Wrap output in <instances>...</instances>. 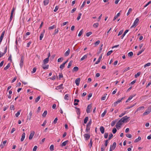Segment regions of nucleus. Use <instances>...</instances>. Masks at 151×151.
<instances>
[{
  "label": "nucleus",
  "instance_id": "nucleus-1",
  "mask_svg": "<svg viewBox=\"0 0 151 151\" xmlns=\"http://www.w3.org/2000/svg\"><path fill=\"white\" fill-rule=\"evenodd\" d=\"M139 21V19L138 18H136L135 20L132 25L131 26V28H132L136 27L138 24V23Z\"/></svg>",
  "mask_w": 151,
  "mask_h": 151
},
{
  "label": "nucleus",
  "instance_id": "nucleus-2",
  "mask_svg": "<svg viewBox=\"0 0 151 151\" xmlns=\"http://www.w3.org/2000/svg\"><path fill=\"white\" fill-rule=\"evenodd\" d=\"M122 122L120 119L116 124V127L117 129H119L121 125L122 124Z\"/></svg>",
  "mask_w": 151,
  "mask_h": 151
},
{
  "label": "nucleus",
  "instance_id": "nucleus-3",
  "mask_svg": "<svg viewBox=\"0 0 151 151\" xmlns=\"http://www.w3.org/2000/svg\"><path fill=\"white\" fill-rule=\"evenodd\" d=\"M151 111V106L149 107L147 109L143 114V115H145L148 114Z\"/></svg>",
  "mask_w": 151,
  "mask_h": 151
},
{
  "label": "nucleus",
  "instance_id": "nucleus-4",
  "mask_svg": "<svg viewBox=\"0 0 151 151\" xmlns=\"http://www.w3.org/2000/svg\"><path fill=\"white\" fill-rule=\"evenodd\" d=\"M129 118V117H127V116H125L122 118H121L120 120H121V121L122 122H127V120Z\"/></svg>",
  "mask_w": 151,
  "mask_h": 151
},
{
  "label": "nucleus",
  "instance_id": "nucleus-5",
  "mask_svg": "<svg viewBox=\"0 0 151 151\" xmlns=\"http://www.w3.org/2000/svg\"><path fill=\"white\" fill-rule=\"evenodd\" d=\"M15 9L14 8H13L12 9V11L11 12V14L10 18V22L12 20L13 17V15L14 11H15Z\"/></svg>",
  "mask_w": 151,
  "mask_h": 151
},
{
  "label": "nucleus",
  "instance_id": "nucleus-6",
  "mask_svg": "<svg viewBox=\"0 0 151 151\" xmlns=\"http://www.w3.org/2000/svg\"><path fill=\"white\" fill-rule=\"evenodd\" d=\"M116 146V143L115 142H114L112 145H111L110 150H114L115 149Z\"/></svg>",
  "mask_w": 151,
  "mask_h": 151
},
{
  "label": "nucleus",
  "instance_id": "nucleus-7",
  "mask_svg": "<svg viewBox=\"0 0 151 151\" xmlns=\"http://www.w3.org/2000/svg\"><path fill=\"white\" fill-rule=\"evenodd\" d=\"M35 134V132L34 131H32L30 133L29 137V139L30 140H31L32 139L33 137Z\"/></svg>",
  "mask_w": 151,
  "mask_h": 151
},
{
  "label": "nucleus",
  "instance_id": "nucleus-8",
  "mask_svg": "<svg viewBox=\"0 0 151 151\" xmlns=\"http://www.w3.org/2000/svg\"><path fill=\"white\" fill-rule=\"evenodd\" d=\"M83 136L85 139L86 140H87L89 139L90 136V135L88 134H84Z\"/></svg>",
  "mask_w": 151,
  "mask_h": 151
},
{
  "label": "nucleus",
  "instance_id": "nucleus-9",
  "mask_svg": "<svg viewBox=\"0 0 151 151\" xmlns=\"http://www.w3.org/2000/svg\"><path fill=\"white\" fill-rule=\"evenodd\" d=\"M81 81L80 78H77L75 80V83L77 86H78Z\"/></svg>",
  "mask_w": 151,
  "mask_h": 151
},
{
  "label": "nucleus",
  "instance_id": "nucleus-10",
  "mask_svg": "<svg viewBox=\"0 0 151 151\" xmlns=\"http://www.w3.org/2000/svg\"><path fill=\"white\" fill-rule=\"evenodd\" d=\"M7 47H6L4 50V52H0V58H1V57L3 56L6 52H7Z\"/></svg>",
  "mask_w": 151,
  "mask_h": 151
},
{
  "label": "nucleus",
  "instance_id": "nucleus-11",
  "mask_svg": "<svg viewBox=\"0 0 151 151\" xmlns=\"http://www.w3.org/2000/svg\"><path fill=\"white\" fill-rule=\"evenodd\" d=\"M42 67L43 69H47L48 68L49 65H46L45 64H42Z\"/></svg>",
  "mask_w": 151,
  "mask_h": 151
},
{
  "label": "nucleus",
  "instance_id": "nucleus-12",
  "mask_svg": "<svg viewBox=\"0 0 151 151\" xmlns=\"http://www.w3.org/2000/svg\"><path fill=\"white\" fill-rule=\"evenodd\" d=\"M120 102H121L120 101V100L119 99L118 100H117L114 103V104L112 106H113L115 107L117 105V104L120 103Z\"/></svg>",
  "mask_w": 151,
  "mask_h": 151
},
{
  "label": "nucleus",
  "instance_id": "nucleus-13",
  "mask_svg": "<svg viewBox=\"0 0 151 151\" xmlns=\"http://www.w3.org/2000/svg\"><path fill=\"white\" fill-rule=\"evenodd\" d=\"M91 108V104L89 105L87 107L86 111L87 113H89L90 112V110Z\"/></svg>",
  "mask_w": 151,
  "mask_h": 151
},
{
  "label": "nucleus",
  "instance_id": "nucleus-14",
  "mask_svg": "<svg viewBox=\"0 0 151 151\" xmlns=\"http://www.w3.org/2000/svg\"><path fill=\"white\" fill-rule=\"evenodd\" d=\"M63 84H60V85L57 86L56 87V90H60V89H63Z\"/></svg>",
  "mask_w": 151,
  "mask_h": 151
},
{
  "label": "nucleus",
  "instance_id": "nucleus-15",
  "mask_svg": "<svg viewBox=\"0 0 151 151\" xmlns=\"http://www.w3.org/2000/svg\"><path fill=\"white\" fill-rule=\"evenodd\" d=\"M49 60V58H47L45 59L43 61V64H46L48 63V61Z\"/></svg>",
  "mask_w": 151,
  "mask_h": 151
},
{
  "label": "nucleus",
  "instance_id": "nucleus-16",
  "mask_svg": "<svg viewBox=\"0 0 151 151\" xmlns=\"http://www.w3.org/2000/svg\"><path fill=\"white\" fill-rule=\"evenodd\" d=\"M100 130L102 134H104V128L103 126H101L100 128Z\"/></svg>",
  "mask_w": 151,
  "mask_h": 151
},
{
  "label": "nucleus",
  "instance_id": "nucleus-17",
  "mask_svg": "<svg viewBox=\"0 0 151 151\" xmlns=\"http://www.w3.org/2000/svg\"><path fill=\"white\" fill-rule=\"evenodd\" d=\"M45 32V30H43V32H42L41 34L40 35V40H42V38H43Z\"/></svg>",
  "mask_w": 151,
  "mask_h": 151
},
{
  "label": "nucleus",
  "instance_id": "nucleus-18",
  "mask_svg": "<svg viewBox=\"0 0 151 151\" xmlns=\"http://www.w3.org/2000/svg\"><path fill=\"white\" fill-rule=\"evenodd\" d=\"M25 133L24 132L23 133V134H22V137L21 139V140H20L22 142L23 141V140H24V139L25 138Z\"/></svg>",
  "mask_w": 151,
  "mask_h": 151
},
{
  "label": "nucleus",
  "instance_id": "nucleus-19",
  "mask_svg": "<svg viewBox=\"0 0 151 151\" xmlns=\"http://www.w3.org/2000/svg\"><path fill=\"white\" fill-rule=\"evenodd\" d=\"M79 100L78 99H75L74 100V105L75 106H76L78 105V102H79Z\"/></svg>",
  "mask_w": 151,
  "mask_h": 151
},
{
  "label": "nucleus",
  "instance_id": "nucleus-20",
  "mask_svg": "<svg viewBox=\"0 0 151 151\" xmlns=\"http://www.w3.org/2000/svg\"><path fill=\"white\" fill-rule=\"evenodd\" d=\"M49 2V0H44L43 3L44 5H47Z\"/></svg>",
  "mask_w": 151,
  "mask_h": 151
},
{
  "label": "nucleus",
  "instance_id": "nucleus-21",
  "mask_svg": "<svg viewBox=\"0 0 151 151\" xmlns=\"http://www.w3.org/2000/svg\"><path fill=\"white\" fill-rule=\"evenodd\" d=\"M129 31V30L128 29L126 30L124 32L123 34L121 36V39H122L125 36L126 34Z\"/></svg>",
  "mask_w": 151,
  "mask_h": 151
},
{
  "label": "nucleus",
  "instance_id": "nucleus-22",
  "mask_svg": "<svg viewBox=\"0 0 151 151\" xmlns=\"http://www.w3.org/2000/svg\"><path fill=\"white\" fill-rule=\"evenodd\" d=\"M88 54H87L84 55L82 58H81V61H82L83 60H84L85 59H86L88 57Z\"/></svg>",
  "mask_w": 151,
  "mask_h": 151
},
{
  "label": "nucleus",
  "instance_id": "nucleus-23",
  "mask_svg": "<svg viewBox=\"0 0 151 151\" xmlns=\"http://www.w3.org/2000/svg\"><path fill=\"white\" fill-rule=\"evenodd\" d=\"M70 50L69 49L65 53L64 55L65 56H68L70 53Z\"/></svg>",
  "mask_w": 151,
  "mask_h": 151
},
{
  "label": "nucleus",
  "instance_id": "nucleus-24",
  "mask_svg": "<svg viewBox=\"0 0 151 151\" xmlns=\"http://www.w3.org/2000/svg\"><path fill=\"white\" fill-rule=\"evenodd\" d=\"M141 139V138L139 136L134 141V142H139Z\"/></svg>",
  "mask_w": 151,
  "mask_h": 151
},
{
  "label": "nucleus",
  "instance_id": "nucleus-25",
  "mask_svg": "<svg viewBox=\"0 0 151 151\" xmlns=\"http://www.w3.org/2000/svg\"><path fill=\"white\" fill-rule=\"evenodd\" d=\"M4 34V32H3L2 33L0 37V42H1L2 40L3 39V38Z\"/></svg>",
  "mask_w": 151,
  "mask_h": 151
},
{
  "label": "nucleus",
  "instance_id": "nucleus-26",
  "mask_svg": "<svg viewBox=\"0 0 151 151\" xmlns=\"http://www.w3.org/2000/svg\"><path fill=\"white\" fill-rule=\"evenodd\" d=\"M136 103H135L134 104H133V105H132L131 106H127L126 107V109H130L133 107L134 106L136 105Z\"/></svg>",
  "mask_w": 151,
  "mask_h": 151
},
{
  "label": "nucleus",
  "instance_id": "nucleus-27",
  "mask_svg": "<svg viewBox=\"0 0 151 151\" xmlns=\"http://www.w3.org/2000/svg\"><path fill=\"white\" fill-rule=\"evenodd\" d=\"M120 15V13H117V14L116 15H115L114 16V17L113 20L115 21L116 19Z\"/></svg>",
  "mask_w": 151,
  "mask_h": 151
},
{
  "label": "nucleus",
  "instance_id": "nucleus-28",
  "mask_svg": "<svg viewBox=\"0 0 151 151\" xmlns=\"http://www.w3.org/2000/svg\"><path fill=\"white\" fill-rule=\"evenodd\" d=\"M101 58H102V55L99 57L98 60L96 62L95 64H98L100 62V60L101 59Z\"/></svg>",
  "mask_w": 151,
  "mask_h": 151
},
{
  "label": "nucleus",
  "instance_id": "nucleus-29",
  "mask_svg": "<svg viewBox=\"0 0 151 151\" xmlns=\"http://www.w3.org/2000/svg\"><path fill=\"white\" fill-rule=\"evenodd\" d=\"M10 67V63H9L7 64V65L4 68V70H6L8 69Z\"/></svg>",
  "mask_w": 151,
  "mask_h": 151
},
{
  "label": "nucleus",
  "instance_id": "nucleus-30",
  "mask_svg": "<svg viewBox=\"0 0 151 151\" xmlns=\"http://www.w3.org/2000/svg\"><path fill=\"white\" fill-rule=\"evenodd\" d=\"M90 130V127L88 126V124L87 125L86 127V132H88Z\"/></svg>",
  "mask_w": 151,
  "mask_h": 151
},
{
  "label": "nucleus",
  "instance_id": "nucleus-31",
  "mask_svg": "<svg viewBox=\"0 0 151 151\" xmlns=\"http://www.w3.org/2000/svg\"><path fill=\"white\" fill-rule=\"evenodd\" d=\"M65 64L63 63L60 65V68L61 70H63L64 68L65 67Z\"/></svg>",
  "mask_w": 151,
  "mask_h": 151
},
{
  "label": "nucleus",
  "instance_id": "nucleus-32",
  "mask_svg": "<svg viewBox=\"0 0 151 151\" xmlns=\"http://www.w3.org/2000/svg\"><path fill=\"white\" fill-rule=\"evenodd\" d=\"M144 108V107L143 106H142L139 107L137 109V111H140L143 110Z\"/></svg>",
  "mask_w": 151,
  "mask_h": 151
},
{
  "label": "nucleus",
  "instance_id": "nucleus-33",
  "mask_svg": "<svg viewBox=\"0 0 151 151\" xmlns=\"http://www.w3.org/2000/svg\"><path fill=\"white\" fill-rule=\"evenodd\" d=\"M21 110H20L18 111L15 114V116L16 117H18L20 115V113L21 111Z\"/></svg>",
  "mask_w": 151,
  "mask_h": 151
},
{
  "label": "nucleus",
  "instance_id": "nucleus-34",
  "mask_svg": "<svg viewBox=\"0 0 151 151\" xmlns=\"http://www.w3.org/2000/svg\"><path fill=\"white\" fill-rule=\"evenodd\" d=\"M68 141V140L65 141L63 142L61 146H64L66 145Z\"/></svg>",
  "mask_w": 151,
  "mask_h": 151
},
{
  "label": "nucleus",
  "instance_id": "nucleus-35",
  "mask_svg": "<svg viewBox=\"0 0 151 151\" xmlns=\"http://www.w3.org/2000/svg\"><path fill=\"white\" fill-rule=\"evenodd\" d=\"M83 32V29H82L81 31L78 34V37H80L81 35L82 34Z\"/></svg>",
  "mask_w": 151,
  "mask_h": 151
},
{
  "label": "nucleus",
  "instance_id": "nucleus-36",
  "mask_svg": "<svg viewBox=\"0 0 151 151\" xmlns=\"http://www.w3.org/2000/svg\"><path fill=\"white\" fill-rule=\"evenodd\" d=\"M145 49V48L142 49L141 50L139 51V52L137 54V55H140V54H141V53L144 51Z\"/></svg>",
  "mask_w": 151,
  "mask_h": 151
},
{
  "label": "nucleus",
  "instance_id": "nucleus-37",
  "mask_svg": "<svg viewBox=\"0 0 151 151\" xmlns=\"http://www.w3.org/2000/svg\"><path fill=\"white\" fill-rule=\"evenodd\" d=\"M132 9L131 8H130L129 9L128 12L127 13V16H128L129 14H130V12L132 11Z\"/></svg>",
  "mask_w": 151,
  "mask_h": 151
},
{
  "label": "nucleus",
  "instance_id": "nucleus-38",
  "mask_svg": "<svg viewBox=\"0 0 151 151\" xmlns=\"http://www.w3.org/2000/svg\"><path fill=\"white\" fill-rule=\"evenodd\" d=\"M99 24L98 23H94L93 25V27L94 28H97L98 27Z\"/></svg>",
  "mask_w": 151,
  "mask_h": 151
},
{
  "label": "nucleus",
  "instance_id": "nucleus-39",
  "mask_svg": "<svg viewBox=\"0 0 151 151\" xmlns=\"http://www.w3.org/2000/svg\"><path fill=\"white\" fill-rule=\"evenodd\" d=\"M47 111L46 110H45V111L44 113H43V114H42V116L44 117H45L46 116V115L47 114Z\"/></svg>",
  "mask_w": 151,
  "mask_h": 151
},
{
  "label": "nucleus",
  "instance_id": "nucleus-40",
  "mask_svg": "<svg viewBox=\"0 0 151 151\" xmlns=\"http://www.w3.org/2000/svg\"><path fill=\"white\" fill-rule=\"evenodd\" d=\"M141 74V72H138L137 74H135V78H137Z\"/></svg>",
  "mask_w": 151,
  "mask_h": 151
},
{
  "label": "nucleus",
  "instance_id": "nucleus-41",
  "mask_svg": "<svg viewBox=\"0 0 151 151\" xmlns=\"http://www.w3.org/2000/svg\"><path fill=\"white\" fill-rule=\"evenodd\" d=\"M107 112V111L106 110H105L104 112L103 113H102L101 115V117H103L106 114Z\"/></svg>",
  "mask_w": 151,
  "mask_h": 151
},
{
  "label": "nucleus",
  "instance_id": "nucleus-42",
  "mask_svg": "<svg viewBox=\"0 0 151 151\" xmlns=\"http://www.w3.org/2000/svg\"><path fill=\"white\" fill-rule=\"evenodd\" d=\"M63 60V58H60L58 59V62H62Z\"/></svg>",
  "mask_w": 151,
  "mask_h": 151
},
{
  "label": "nucleus",
  "instance_id": "nucleus-43",
  "mask_svg": "<svg viewBox=\"0 0 151 151\" xmlns=\"http://www.w3.org/2000/svg\"><path fill=\"white\" fill-rule=\"evenodd\" d=\"M88 120V117H86L85 118L84 120V124H86Z\"/></svg>",
  "mask_w": 151,
  "mask_h": 151
},
{
  "label": "nucleus",
  "instance_id": "nucleus-44",
  "mask_svg": "<svg viewBox=\"0 0 151 151\" xmlns=\"http://www.w3.org/2000/svg\"><path fill=\"white\" fill-rule=\"evenodd\" d=\"M57 76L56 75H54L52 76V77L50 78V79L52 80H55Z\"/></svg>",
  "mask_w": 151,
  "mask_h": 151
},
{
  "label": "nucleus",
  "instance_id": "nucleus-45",
  "mask_svg": "<svg viewBox=\"0 0 151 151\" xmlns=\"http://www.w3.org/2000/svg\"><path fill=\"white\" fill-rule=\"evenodd\" d=\"M40 96H38L35 99V102H37L40 99Z\"/></svg>",
  "mask_w": 151,
  "mask_h": 151
},
{
  "label": "nucleus",
  "instance_id": "nucleus-46",
  "mask_svg": "<svg viewBox=\"0 0 151 151\" xmlns=\"http://www.w3.org/2000/svg\"><path fill=\"white\" fill-rule=\"evenodd\" d=\"M78 70V68L77 66H75L73 68V70L75 71H77Z\"/></svg>",
  "mask_w": 151,
  "mask_h": 151
},
{
  "label": "nucleus",
  "instance_id": "nucleus-47",
  "mask_svg": "<svg viewBox=\"0 0 151 151\" xmlns=\"http://www.w3.org/2000/svg\"><path fill=\"white\" fill-rule=\"evenodd\" d=\"M81 15H82V14L81 13H79L78 14V15L77 18V19L78 21L80 19Z\"/></svg>",
  "mask_w": 151,
  "mask_h": 151
},
{
  "label": "nucleus",
  "instance_id": "nucleus-48",
  "mask_svg": "<svg viewBox=\"0 0 151 151\" xmlns=\"http://www.w3.org/2000/svg\"><path fill=\"white\" fill-rule=\"evenodd\" d=\"M92 139H91L90 140V142L89 144V145L90 146V148H91V147H92Z\"/></svg>",
  "mask_w": 151,
  "mask_h": 151
},
{
  "label": "nucleus",
  "instance_id": "nucleus-49",
  "mask_svg": "<svg viewBox=\"0 0 151 151\" xmlns=\"http://www.w3.org/2000/svg\"><path fill=\"white\" fill-rule=\"evenodd\" d=\"M72 61H70L69 62V63H68V65L67 66L68 68H70V67L71 66L72 64Z\"/></svg>",
  "mask_w": 151,
  "mask_h": 151
},
{
  "label": "nucleus",
  "instance_id": "nucleus-50",
  "mask_svg": "<svg viewBox=\"0 0 151 151\" xmlns=\"http://www.w3.org/2000/svg\"><path fill=\"white\" fill-rule=\"evenodd\" d=\"M54 145H51V146H50V150L52 151L53 150H54Z\"/></svg>",
  "mask_w": 151,
  "mask_h": 151
},
{
  "label": "nucleus",
  "instance_id": "nucleus-51",
  "mask_svg": "<svg viewBox=\"0 0 151 151\" xmlns=\"http://www.w3.org/2000/svg\"><path fill=\"white\" fill-rule=\"evenodd\" d=\"M126 114V111H125L124 112L122 113H121V114H120L119 115V117H122L124 115Z\"/></svg>",
  "mask_w": 151,
  "mask_h": 151
},
{
  "label": "nucleus",
  "instance_id": "nucleus-52",
  "mask_svg": "<svg viewBox=\"0 0 151 151\" xmlns=\"http://www.w3.org/2000/svg\"><path fill=\"white\" fill-rule=\"evenodd\" d=\"M68 94H66L65 95V96H64V99L65 100H68Z\"/></svg>",
  "mask_w": 151,
  "mask_h": 151
},
{
  "label": "nucleus",
  "instance_id": "nucleus-53",
  "mask_svg": "<svg viewBox=\"0 0 151 151\" xmlns=\"http://www.w3.org/2000/svg\"><path fill=\"white\" fill-rule=\"evenodd\" d=\"M133 55V53L132 52H129L128 54V56H132Z\"/></svg>",
  "mask_w": 151,
  "mask_h": 151
},
{
  "label": "nucleus",
  "instance_id": "nucleus-54",
  "mask_svg": "<svg viewBox=\"0 0 151 151\" xmlns=\"http://www.w3.org/2000/svg\"><path fill=\"white\" fill-rule=\"evenodd\" d=\"M55 25H53L52 26H50L49 27V29L50 30H51L52 29H54L55 27Z\"/></svg>",
  "mask_w": 151,
  "mask_h": 151
},
{
  "label": "nucleus",
  "instance_id": "nucleus-55",
  "mask_svg": "<svg viewBox=\"0 0 151 151\" xmlns=\"http://www.w3.org/2000/svg\"><path fill=\"white\" fill-rule=\"evenodd\" d=\"M116 122L114 121H112L111 124V125L112 127H113L115 124Z\"/></svg>",
  "mask_w": 151,
  "mask_h": 151
},
{
  "label": "nucleus",
  "instance_id": "nucleus-56",
  "mask_svg": "<svg viewBox=\"0 0 151 151\" xmlns=\"http://www.w3.org/2000/svg\"><path fill=\"white\" fill-rule=\"evenodd\" d=\"M92 34V32H90L87 33L86 34V35L87 37H89L90 35Z\"/></svg>",
  "mask_w": 151,
  "mask_h": 151
},
{
  "label": "nucleus",
  "instance_id": "nucleus-57",
  "mask_svg": "<svg viewBox=\"0 0 151 151\" xmlns=\"http://www.w3.org/2000/svg\"><path fill=\"white\" fill-rule=\"evenodd\" d=\"M76 108L77 109V111H76L78 115H79L80 114V109H79V108Z\"/></svg>",
  "mask_w": 151,
  "mask_h": 151
},
{
  "label": "nucleus",
  "instance_id": "nucleus-58",
  "mask_svg": "<svg viewBox=\"0 0 151 151\" xmlns=\"http://www.w3.org/2000/svg\"><path fill=\"white\" fill-rule=\"evenodd\" d=\"M126 136L129 138H131L132 137V135L129 134H126Z\"/></svg>",
  "mask_w": 151,
  "mask_h": 151
},
{
  "label": "nucleus",
  "instance_id": "nucleus-59",
  "mask_svg": "<svg viewBox=\"0 0 151 151\" xmlns=\"http://www.w3.org/2000/svg\"><path fill=\"white\" fill-rule=\"evenodd\" d=\"M59 9V7L58 6H56L55 7V9L54 10V11L55 12H56L58 10V9Z\"/></svg>",
  "mask_w": 151,
  "mask_h": 151
},
{
  "label": "nucleus",
  "instance_id": "nucleus-60",
  "mask_svg": "<svg viewBox=\"0 0 151 151\" xmlns=\"http://www.w3.org/2000/svg\"><path fill=\"white\" fill-rule=\"evenodd\" d=\"M113 52V51L112 50H110L109 51L107 54V56H109Z\"/></svg>",
  "mask_w": 151,
  "mask_h": 151
},
{
  "label": "nucleus",
  "instance_id": "nucleus-61",
  "mask_svg": "<svg viewBox=\"0 0 151 151\" xmlns=\"http://www.w3.org/2000/svg\"><path fill=\"white\" fill-rule=\"evenodd\" d=\"M100 42V41L98 40L94 44L96 45H97L99 44Z\"/></svg>",
  "mask_w": 151,
  "mask_h": 151
},
{
  "label": "nucleus",
  "instance_id": "nucleus-62",
  "mask_svg": "<svg viewBox=\"0 0 151 151\" xmlns=\"http://www.w3.org/2000/svg\"><path fill=\"white\" fill-rule=\"evenodd\" d=\"M92 96V94L91 93H89L88 95V99L89 100Z\"/></svg>",
  "mask_w": 151,
  "mask_h": 151
},
{
  "label": "nucleus",
  "instance_id": "nucleus-63",
  "mask_svg": "<svg viewBox=\"0 0 151 151\" xmlns=\"http://www.w3.org/2000/svg\"><path fill=\"white\" fill-rule=\"evenodd\" d=\"M36 70V68H34L32 69V71L31 72L32 73H35Z\"/></svg>",
  "mask_w": 151,
  "mask_h": 151
},
{
  "label": "nucleus",
  "instance_id": "nucleus-64",
  "mask_svg": "<svg viewBox=\"0 0 151 151\" xmlns=\"http://www.w3.org/2000/svg\"><path fill=\"white\" fill-rule=\"evenodd\" d=\"M151 3V1H149L147 4L145 5L144 6V7L145 8L149 4Z\"/></svg>",
  "mask_w": 151,
  "mask_h": 151
}]
</instances>
